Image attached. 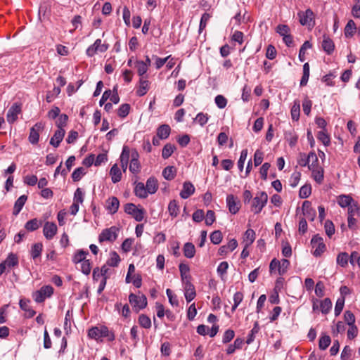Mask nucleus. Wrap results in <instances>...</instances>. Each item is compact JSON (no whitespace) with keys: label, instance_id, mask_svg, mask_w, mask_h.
I'll use <instances>...</instances> for the list:
<instances>
[{"label":"nucleus","instance_id":"21","mask_svg":"<svg viewBox=\"0 0 360 360\" xmlns=\"http://www.w3.org/2000/svg\"><path fill=\"white\" fill-rule=\"evenodd\" d=\"M322 48L324 50V51L328 55H330L334 51L335 44L333 40L326 35H323Z\"/></svg>","mask_w":360,"mask_h":360},{"label":"nucleus","instance_id":"5","mask_svg":"<svg viewBox=\"0 0 360 360\" xmlns=\"http://www.w3.org/2000/svg\"><path fill=\"white\" fill-rule=\"evenodd\" d=\"M53 293V288L51 285L41 287L39 290L34 292L32 295L34 300L37 303H41L46 298L49 297Z\"/></svg>","mask_w":360,"mask_h":360},{"label":"nucleus","instance_id":"38","mask_svg":"<svg viewBox=\"0 0 360 360\" xmlns=\"http://www.w3.org/2000/svg\"><path fill=\"white\" fill-rule=\"evenodd\" d=\"M88 255L87 251L79 250L72 257V262L75 263L77 265L82 263L83 261L86 260V256Z\"/></svg>","mask_w":360,"mask_h":360},{"label":"nucleus","instance_id":"22","mask_svg":"<svg viewBox=\"0 0 360 360\" xmlns=\"http://www.w3.org/2000/svg\"><path fill=\"white\" fill-rule=\"evenodd\" d=\"M65 134V131L63 129H58L56 131L54 135L51 139L50 144L53 146L54 147H58L63 140Z\"/></svg>","mask_w":360,"mask_h":360},{"label":"nucleus","instance_id":"8","mask_svg":"<svg viewBox=\"0 0 360 360\" xmlns=\"http://www.w3.org/2000/svg\"><path fill=\"white\" fill-rule=\"evenodd\" d=\"M311 245L314 249L313 255L315 257H319L326 250V245L323 240L318 235L314 236L311 240Z\"/></svg>","mask_w":360,"mask_h":360},{"label":"nucleus","instance_id":"26","mask_svg":"<svg viewBox=\"0 0 360 360\" xmlns=\"http://www.w3.org/2000/svg\"><path fill=\"white\" fill-rule=\"evenodd\" d=\"M148 89H149V81L147 79H144L143 78H141L139 80V86L136 91V94L139 96H143L145 94H146Z\"/></svg>","mask_w":360,"mask_h":360},{"label":"nucleus","instance_id":"30","mask_svg":"<svg viewBox=\"0 0 360 360\" xmlns=\"http://www.w3.org/2000/svg\"><path fill=\"white\" fill-rule=\"evenodd\" d=\"M168 211L169 215L172 217H176L179 213V206L176 200H172L168 205Z\"/></svg>","mask_w":360,"mask_h":360},{"label":"nucleus","instance_id":"34","mask_svg":"<svg viewBox=\"0 0 360 360\" xmlns=\"http://www.w3.org/2000/svg\"><path fill=\"white\" fill-rule=\"evenodd\" d=\"M255 239V232L252 229H248L244 234V240L245 245L246 247L250 245Z\"/></svg>","mask_w":360,"mask_h":360},{"label":"nucleus","instance_id":"45","mask_svg":"<svg viewBox=\"0 0 360 360\" xmlns=\"http://www.w3.org/2000/svg\"><path fill=\"white\" fill-rule=\"evenodd\" d=\"M120 262V257L116 252H112L110 254V258L107 261V265L110 266H117Z\"/></svg>","mask_w":360,"mask_h":360},{"label":"nucleus","instance_id":"54","mask_svg":"<svg viewBox=\"0 0 360 360\" xmlns=\"http://www.w3.org/2000/svg\"><path fill=\"white\" fill-rule=\"evenodd\" d=\"M309 169H312L317 167L318 158L314 152H310L309 154Z\"/></svg>","mask_w":360,"mask_h":360},{"label":"nucleus","instance_id":"62","mask_svg":"<svg viewBox=\"0 0 360 360\" xmlns=\"http://www.w3.org/2000/svg\"><path fill=\"white\" fill-rule=\"evenodd\" d=\"M217 106L220 108H224L227 105V99L222 95H217L214 98Z\"/></svg>","mask_w":360,"mask_h":360},{"label":"nucleus","instance_id":"27","mask_svg":"<svg viewBox=\"0 0 360 360\" xmlns=\"http://www.w3.org/2000/svg\"><path fill=\"white\" fill-rule=\"evenodd\" d=\"M184 255L187 258H193L195 254V248L192 243H186L183 248Z\"/></svg>","mask_w":360,"mask_h":360},{"label":"nucleus","instance_id":"10","mask_svg":"<svg viewBox=\"0 0 360 360\" xmlns=\"http://www.w3.org/2000/svg\"><path fill=\"white\" fill-rule=\"evenodd\" d=\"M84 192L80 188H78L74 194L73 203L70 207V212L72 214L75 215L79 207V204L84 201Z\"/></svg>","mask_w":360,"mask_h":360},{"label":"nucleus","instance_id":"53","mask_svg":"<svg viewBox=\"0 0 360 360\" xmlns=\"http://www.w3.org/2000/svg\"><path fill=\"white\" fill-rule=\"evenodd\" d=\"M43 245L41 243L34 244L31 250V256L34 259L41 255Z\"/></svg>","mask_w":360,"mask_h":360},{"label":"nucleus","instance_id":"18","mask_svg":"<svg viewBox=\"0 0 360 360\" xmlns=\"http://www.w3.org/2000/svg\"><path fill=\"white\" fill-rule=\"evenodd\" d=\"M183 285L185 298L188 302H190L195 297L196 295L195 287L191 283Z\"/></svg>","mask_w":360,"mask_h":360},{"label":"nucleus","instance_id":"1","mask_svg":"<svg viewBox=\"0 0 360 360\" xmlns=\"http://www.w3.org/2000/svg\"><path fill=\"white\" fill-rule=\"evenodd\" d=\"M88 336L96 341H102L103 338H107L109 341H113L115 338L114 333L105 326L92 327L88 331Z\"/></svg>","mask_w":360,"mask_h":360},{"label":"nucleus","instance_id":"16","mask_svg":"<svg viewBox=\"0 0 360 360\" xmlns=\"http://www.w3.org/2000/svg\"><path fill=\"white\" fill-rule=\"evenodd\" d=\"M139 153L136 150L132 152L129 169L133 174H138L140 172L141 165L139 161Z\"/></svg>","mask_w":360,"mask_h":360},{"label":"nucleus","instance_id":"49","mask_svg":"<svg viewBox=\"0 0 360 360\" xmlns=\"http://www.w3.org/2000/svg\"><path fill=\"white\" fill-rule=\"evenodd\" d=\"M139 323L140 326L144 328L148 329L151 327L150 319L146 315H140L139 317Z\"/></svg>","mask_w":360,"mask_h":360},{"label":"nucleus","instance_id":"39","mask_svg":"<svg viewBox=\"0 0 360 360\" xmlns=\"http://www.w3.org/2000/svg\"><path fill=\"white\" fill-rule=\"evenodd\" d=\"M300 113V104L298 100L294 101L293 105L291 108V116L293 120H298Z\"/></svg>","mask_w":360,"mask_h":360},{"label":"nucleus","instance_id":"17","mask_svg":"<svg viewBox=\"0 0 360 360\" xmlns=\"http://www.w3.org/2000/svg\"><path fill=\"white\" fill-rule=\"evenodd\" d=\"M195 192V187L190 181H186L183 184V188L180 192V196L183 199L188 198Z\"/></svg>","mask_w":360,"mask_h":360},{"label":"nucleus","instance_id":"58","mask_svg":"<svg viewBox=\"0 0 360 360\" xmlns=\"http://www.w3.org/2000/svg\"><path fill=\"white\" fill-rule=\"evenodd\" d=\"M247 156H248V150L243 149L240 153V155L239 160L238 161V167L240 172H242L243 169L244 164L247 159Z\"/></svg>","mask_w":360,"mask_h":360},{"label":"nucleus","instance_id":"44","mask_svg":"<svg viewBox=\"0 0 360 360\" xmlns=\"http://www.w3.org/2000/svg\"><path fill=\"white\" fill-rule=\"evenodd\" d=\"M321 312L324 314H328L332 307V302L329 298H325L320 303Z\"/></svg>","mask_w":360,"mask_h":360},{"label":"nucleus","instance_id":"56","mask_svg":"<svg viewBox=\"0 0 360 360\" xmlns=\"http://www.w3.org/2000/svg\"><path fill=\"white\" fill-rule=\"evenodd\" d=\"M285 138L288 142L290 147H294L297 141V136L292 132H287L285 134Z\"/></svg>","mask_w":360,"mask_h":360},{"label":"nucleus","instance_id":"11","mask_svg":"<svg viewBox=\"0 0 360 360\" xmlns=\"http://www.w3.org/2000/svg\"><path fill=\"white\" fill-rule=\"evenodd\" d=\"M57 226L54 222L46 221L43 226V234L47 240H51L57 233Z\"/></svg>","mask_w":360,"mask_h":360},{"label":"nucleus","instance_id":"36","mask_svg":"<svg viewBox=\"0 0 360 360\" xmlns=\"http://www.w3.org/2000/svg\"><path fill=\"white\" fill-rule=\"evenodd\" d=\"M353 201V199L350 196L345 195H340L338 199V203L342 207H349Z\"/></svg>","mask_w":360,"mask_h":360},{"label":"nucleus","instance_id":"64","mask_svg":"<svg viewBox=\"0 0 360 360\" xmlns=\"http://www.w3.org/2000/svg\"><path fill=\"white\" fill-rule=\"evenodd\" d=\"M324 228L328 236L331 237L335 233V226L330 220L326 221Z\"/></svg>","mask_w":360,"mask_h":360},{"label":"nucleus","instance_id":"6","mask_svg":"<svg viewBox=\"0 0 360 360\" xmlns=\"http://www.w3.org/2000/svg\"><path fill=\"white\" fill-rule=\"evenodd\" d=\"M129 301L136 311L145 308L147 305V299L144 295H136L131 293L129 296Z\"/></svg>","mask_w":360,"mask_h":360},{"label":"nucleus","instance_id":"48","mask_svg":"<svg viewBox=\"0 0 360 360\" xmlns=\"http://www.w3.org/2000/svg\"><path fill=\"white\" fill-rule=\"evenodd\" d=\"M135 67L137 69L139 75L141 77L143 76L147 72L148 69L147 65L143 63V61L142 60H137L135 63Z\"/></svg>","mask_w":360,"mask_h":360},{"label":"nucleus","instance_id":"35","mask_svg":"<svg viewBox=\"0 0 360 360\" xmlns=\"http://www.w3.org/2000/svg\"><path fill=\"white\" fill-rule=\"evenodd\" d=\"M77 268L80 269L84 274L89 275L91 270V263L89 259H86L85 261H83L82 263L79 264L77 266Z\"/></svg>","mask_w":360,"mask_h":360},{"label":"nucleus","instance_id":"4","mask_svg":"<svg viewBox=\"0 0 360 360\" xmlns=\"http://www.w3.org/2000/svg\"><path fill=\"white\" fill-rule=\"evenodd\" d=\"M299 21L303 26H307L309 28H312L315 25V15L311 9L308 8L304 12L300 11L297 13Z\"/></svg>","mask_w":360,"mask_h":360},{"label":"nucleus","instance_id":"47","mask_svg":"<svg viewBox=\"0 0 360 360\" xmlns=\"http://www.w3.org/2000/svg\"><path fill=\"white\" fill-rule=\"evenodd\" d=\"M259 330V327L258 322H255L252 329L250 330V333H249V335L248 336V338L246 340V343L248 345L251 344L254 341L255 335L257 333H258Z\"/></svg>","mask_w":360,"mask_h":360},{"label":"nucleus","instance_id":"55","mask_svg":"<svg viewBox=\"0 0 360 360\" xmlns=\"http://www.w3.org/2000/svg\"><path fill=\"white\" fill-rule=\"evenodd\" d=\"M311 105V101L306 96L302 101V110L304 113L307 116L310 114Z\"/></svg>","mask_w":360,"mask_h":360},{"label":"nucleus","instance_id":"43","mask_svg":"<svg viewBox=\"0 0 360 360\" xmlns=\"http://www.w3.org/2000/svg\"><path fill=\"white\" fill-rule=\"evenodd\" d=\"M86 173V169L80 167L74 170L72 174V179L74 181H79L82 177Z\"/></svg>","mask_w":360,"mask_h":360},{"label":"nucleus","instance_id":"29","mask_svg":"<svg viewBox=\"0 0 360 360\" xmlns=\"http://www.w3.org/2000/svg\"><path fill=\"white\" fill-rule=\"evenodd\" d=\"M135 195L140 198H146L148 196L144 184L141 182L137 183L134 188Z\"/></svg>","mask_w":360,"mask_h":360},{"label":"nucleus","instance_id":"24","mask_svg":"<svg viewBox=\"0 0 360 360\" xmlns=\"http://www.w3.org/2000/svg\"><path fill=\"white\" fill-rule=\"evenodd\" d=\"M27 197L25 195L20 196L15 202L13 214L18 215L22 209L24 205L27 201Z\"/></svg>","mask_w":360,"mask_h":360},{"label":"nucleus","instance_id":"61","mask_svg":"<svg viewBox=\"0 0 360 360\" xmlns=\"http://www.w3.org/2000/svg\"><path fill=\"white\" fill-rule=\"evenodd\" d=\"M311 193V188L310 185H304L300 189V197L301 198H308Z\"/></svg>","mask_w":360,"mask_h":360},{"label":"nucleus","instance_id":"31","mask_svg":"<svg viewBox=\"0 0 360 360\" xmlns=\"http://www.w3.org/2000/svg\"><path fill=\"white\" fill-rule=\"evenodd\" d=\"M41 220H38L37 219H33L26 222L25 225V228L29 231H34L39 229V227L42 224Z\"/></svg>","mask_w":360,"mask_h":360},{"label":"nucleus","instance_id":"41","mask_svg":"<svg viewBox=\"0 0 360 360\" xmlns=\"http://www.w3.org/2000/svg\"><path fill=\"white\" fill-rule=\"evenodd\" d=\"M331 342V339L328 335H323L320 339L319 342V349L321 350H325L328 348Z\"/></svg>","mask_w":360,"mask_h":360},{"label":"nucleus","instance_id":"52","mask_svg":"<svg viewBox=\"0 0 360 360\" xmlns=\"http://www.w3.org/2000/svg\"><path fill=\"white\" fill-rule=\"evenodd\" d=\"M317 138L326 146H328L330 144V136L326 133V130L319 131L318 135H317Z\"/></svg>","mask_w":360,"mask_h":360},{"label":"nucleus","instance_id":"13","mask_svg":"<svg viewBox=\"0 0 360 360\" xmlns=\"http://www.w3.org/2000/svg\"><path fill=\"white\" fill-rule=\"evenodd\" d=\"M226 205L229 212L233 214H236L240 210V202L233 195H227Z\"/></svg>","mask_w":360,"mask_h":360},{"label":"nucleus","instance_id":"51","mask_svg":"<svg viewBox=\"0 0 360 360\" xmlns=\"http://www.w3.org/2000/svg\"><path fill=\"white\" fill-rule=\"evenodd\" d=\"M222 233L220 231H214L210 235V240L214 245L219 244L222 240Z\"/></svg>","mask_w":360,"mask_h":360},{"label":"nucleus","instance_id":"40","mask_svg":"<svg viewBox=\"0 0 360 360\" xmlns=\"http://www.w3.org/2000/svg\"><path fill=\"white\" fill-rule=\"evenodd\" d=\"M337 264L342 267H345L349 262V255L347 252H340L336 259Z\"/></svg>","mask_w":360,"mask_h":360},{"label":"nucleus","instance_id":"42","mask_svg":"<svg viewBox=\"0 0 360 360\" xmlns=\"http://www.w3.org/2000/svg\"><path fill=\"white\" fill-rule=\"evenodd\" d=\"M311 48V44L309 41H306L302 45L299 51V59L301 62L305 60V53L307 49Z\"/></svg>","mask_w":360,"mask_h":360},{"label":"nucleus","instance_id":"28","mask_svg":"<svg viewBox=\"0 0 360 360\" xmlns=\"http://www.w3.org/2000/svg\"><path fill=\"white\" fill-rule=\"evenodd\" d=\"M146 189L148 193L153 194L158 190V181L153 177H150L147 181L146 185Z\"/></svg>","mask_w":360,"mask_h":360},{"label":"nucleus","instance_id":"15","mask_svg":"<svg viewBox=\"0 0 360 360\" xmlns=\"http://www.w3.org/2000/svg\"><path fill=\"white\" fill-rule=\"evenodd\" d=\"M43 126L41 123H37L30 129L29 135V141L31 143L35 144L38 142L39 138V131L42 129Z\"/></svg>","mask_w":360,"mask_h":360},{"label":"nucleus","instance_id":"20","mask_svg":"<svg viewBox=\"0 0 360 360\" xmlns=\"http://www.w3.org/2000/svg\"><path fill=\"white\" fill-rule=\"evenodd\" d=\"M110 175L111 176V180L112 183L116 184L121 181L122 179V171L119 168L117 164H114L110 170Z\"/></svg>","mask_w":360,"mask_h":360},{"label":"nucleus","instance_id":"63","mask_svg":"<svg viewBox=\"0 0 360 360\" xmlns=\"http://www.w3.org/2000/svg\"><path fill=\"white\" fill-rule=\"evenodd\" d=\"M348 215L350 216H360V207L357 203H352L348 207Z\"/></svg>","mask_w":360,"mask_h":360},{"label":"nucleus","instance_id":"50","mask_svg":"<svg viewBox=\"0 0 360 360\" xmlns=\"http://www.w3.org/2000/svg\"><path fill=\"white\" fill-rule=\"evenodd\" d=\"M312 172V176L314 179L319 184H321L323 180V169H316L314 168L311 169Z\"/></svg>","mask_w":360,"mask_h":360},{"label":"nucleus","instance_id":"9","mask_svg":"<svg viewBox=\"0 0 360 360\" xmlns=\"http://www.w3.org/2000/svg\"><path fill=\"white\" fill-rule=\"evenodd\" d=\"M108 49V45L106 44H102L101 40L98 39L95 41L94 44L90 46L86 50V54L89 57L94 56L98 52L103 53Z\"/></svg>","mask_w":360,"mask_h":360},{"label":"nucleus","instance_id":"2","mask_svg":"<svg viewBox=\"0 0 360 360\" xmlns=\"http://www.w3.org/2000/svg\"><path fill=\"white\" fill-rule=\"evenodd\" d=\"M268 201V195L264 191L257 192L253 198L251 204V211L255 214H259L265 207Z\"/></svg>","mask_w":360,"mask_h":360},{"label":"nucleus","instance_id":"37","mask_svg":"<svg viewBox=\"0 0 360 360\" xmlns=\"http://www.w3.org/2000/svg\"><path fill=\"white\" fill-rule=\"evenodd\" d=\"M6 266L8 268H12L18 264V257L13 254L10 253L6 260L3 262Z\"/></svg>","mask_w":360,"mask_h":360},{"label":"nucleus","instance_id":"12","mask_svg":"<svg viewBox=\"0 0 360 360\" xmlns=\"http://www.w3.org/2000/svg\"><path fill=\"white\" fill-rule=\"evenodd\" d=\"M21 112V105L15 103L9 108L7 112L6 118L7 121L12 124L18 120V115Z\"/></svg>","mask_w":360,"mask_h":360},{"label":"nucleus","instance_id":"25","mask_svg":"<svg viewBox=\"0 0 360 360\" xmlns=\"http://www.w3.org/2000/svg\"><path fill=\"white\" fill-rule=\"evenodd\" d=\"M171 129L168 124H162L157 129V136L159 139H166L170 134Z\"/></svg>","mask_w":360,"mask_h":360},{"label":"nucleus","instance_id":"23","mask_svg":"<svg viewBox=\"0 0 360 360\" xmlns=\"http://www.w3.org/2000/svg\"><path fill=\"white\" fill-rule=\"evenodd\" d=\"M30 300L25 299H21L19 302L20 307L25 311L26 316L27 318H32L36 314L35 311L30 308Z\"/></svg>","mask_w":360,"mask_h":360},{"label":"nucleus","instance_id":"3","mask_svg":"<svg viewBox=\"0 0 360 360\" xmlns=\"http://www.w3.org/2000/svg\"><path fill=\"white\" fill-rule=\"evenodd\" d=\"M120 229L115 226L103 229L98 236L99 243L114 242L117 236Z\"/></svg>","mask_w":360,"mask_h":360},{"label":"nucleus","instance_id":"14","mask_svg":"<svg viewBox=\"0 0 360 360\" xmlns=\"http://www.w3.org/2000/svg\"><path fill=\"white\" fill-rule=\"evenodd\" d=\"M120 207V201L116 197H110L105 201V209L110 214H115Z\"/></svg>","mask_w":360,"mask_h":360},{"label":"nucleus","instance_id":"57","mask_svg":"<svg viewBox=\"0 0 360 360\" xmlns=\"http://www.w3.org/2000/svg\"><path fill=\"white\" fill-rule=\"evenodd\" d=\"M290 266V262L287 259H282L280 261V266L278 268V274L280 275L285 274Z\"/></svg>","mask_w":360,"mask_h":360},{"label":"nucleus","instance_id":"59","mask_svg":"<svg viewBox=\"0 0 360 360\" xmlns=\"http://www.w3.org/2000/svg\"><path fill=\"white\" fill-rule=\"evenodd\" d=\"M130 110V105L127 103H124L120 105L117 110V115L120 117H125L128 115Z\"/></svg>","mask_w":360,"mask_h":360},{"label":"nucleus","instance_id":"19","mask_svg":"<svg viewBox=\"0 0 360 360\" xmlns=\"http://www.w3.org/2000/svg\"><path fill=\"white\" fill-rule=\"evenodd\" d=\"M302 208L304 216L313 221L316 216V211L311 207V202L307 200L304 201Z\"/></svg>","mask_w":360,"mask_h":360},{"label":"nucleus","instance_id":"32","mask_svg":"<svg viewBox=\"0 0 360 360\" xmlns=\"http://www.w3.org/2000/svg\"><path fill=\"white\" fill-rule=\"evenodd\" d=\"M176 169L173 166H167L162 171V176L168 181H171L174 179L176 176Z\"/></svg>","mask_w":360,"mask_h":360},{"label":"nucleus","instance_id":"60","mask_svg":"<svg viewBox=\"0 0 360 360\" xmlns=\"http://www.w3.org/2000/svg\"><path fill=\"white\" fill-rule=\"evenodd\" d=\"M345 298L344 297H340L338 299L335 303V316H338L342 312L344 305H345Z\"/></svg>","mask_w":360,"mask_h":360},{"label":"nucleus","instance_id":"33","mask_svg":"<svg viewBox=\"0 0 360 360\" xmlns=\"http://www.w3.org/2000/svg\"><path fill=\"white\" fill-rule=\"evenodd\" d=\"M356 24L352 20H349L345 27V35L346 37H352L355 31H356Z\"/></svg>","mask_w":360,"mask_h":360},{"label":"nucleus","instance_id":"46","mask_svg":"<svg viewBox=\"0 0 360 360\" xmlns=\"http://www.w3.org/2000/svg\"><path fill=\"white\" fill-rule=\"evenodd\" d=\"M174 149H175V146L174 145H172L171 143H167L162 149V158L164 159L169 158L173 153Z\"/></svg>","mask_w":360,"mask_h":360},{"label":"nucleus","instance_id":"7","mask_svg":"<svg viewBox=\"0 0 360 360\" xmlns=\"http://www.w3.org/2000/svg\"><path fill=\"white\" fill-rule=\"evenodd\" d=\"M124 212L131 215L136 221H141L144 218V210L138 209L133 203H127L124 205Z\"/></svg>","mask_w":360,"mask_h":360}]
</instances>
